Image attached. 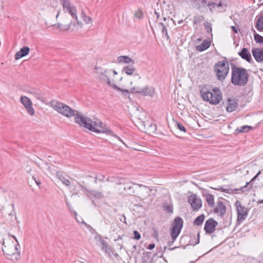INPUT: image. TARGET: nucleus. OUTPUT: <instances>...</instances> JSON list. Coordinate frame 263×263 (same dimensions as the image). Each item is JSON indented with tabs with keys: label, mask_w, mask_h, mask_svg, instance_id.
Listing matches in <instances>:
<instances>
[{
	"label": "nucleus",
	"mask_w": 263,
	"mask_h": 263,
	"mask_svg": "<svg viewBox=\"0 0 263 263\" xmlns=\"http://www.w3.org/2000/svg\"><path fill=\"white\" fill-rule=\"evenodd\" d=\"M73 116L74 117V121L77 124L91 132L96 133H106L108 135H111L112 133L111 130L103 127L101 126L102 124L101 122L92 121L90 118L77 110L74 112Z\"/></svg>",
	"instance_id": "nucleus-1"
},
{
	"label": "nucleus",
	"mask_w": 263,
	"mask_h": 263,
	"mask_svg": "<svg viewBox=\"0 0 263 263\" xmlns=\"http://www.w3.org/2000/svg\"><path fill=\"white\" fill-rule=\"evenodd\" d=\"M73 116L74 117V121L77 124L91 132L96 133H106L108 135H111L112 133L111 130L103 127L101 126L102 124L101 122L92 121L90 118L77 110L74 112Z\"/></svg>",
	"instance_id": "nucleus-2"
},
{
	"label": "nucleus",
	"mask_w": 263,
	"mask_h": 263,
	"mask_svg": "<svg viewBox=\"0 0 263 263\" xmlns=\"http://www.w3.org/2000/svg\"><path fill=\"white\" fill-rule=\"evenodd\" d=\"M231 83L235 86H244L248 82L249 74L247 69L236 65H231Z\"/></svg>",
	"instance_id": "nucleus-3"
},
{
	"label": "nucleus",
	"mask_w": 263,
	"mask_h": 263,
	"mask_svg": "<svg viewBox=\"0 0 263 263\" xmlns=\"http://www.w3.org/2000/svg\"><path fill=\"white\" fill-rule=\"evenodd\" d=\"M50 104L54 110L67 118L73 117L76 110L63 103L55 100L51 101Z\"/></svg>",
	"instance_id": "nucleus-4"
},
{
	"label": "nucleus",
	"mask_w": 263,
	"mask_h": 263,
	"mask_svg": "<svg viewBox=\"0 0 263 263\" xmlns=\"http://www.w3.org/2000/svg\"><path fill=\"white\" fill-rule=\"evenodd\" d=\"M12 237L17 242V245H14L13 243L11 242L6 243L4 241V239H3L2 242L0 241V242L2 243V249L5 255L7 256V257L8 256H13L15 255V253L14 252V251H17V254L15 258L17 259L18 258H20V252L17 251V246H19V244L16 238L14 236H12Z\"/></svg>",
	"instance_id": "nucleus-5"
},
{
	"label": "nucleus",
	"mask_w": 263,
	"mask_h": 263,
	"mask_svg": "<svg viewBox=\"0 0 263 263\" xmlns=\"http://www.w3.org/2000/svg\"><path fill=\"white\" fill-rule=\"evenodd\" d=\"M214 70L217 79L222 81L225 79L229 71V62L226 60L218 62L215 65Z\"/></svg>",
	"instance_id": "nucleus-6"
},
{
	"label": "nucleus",
	"mask_w": 263,
	"mask_h": 263,
	"mask_svg": "<svg viewBox=\"0 0 263 263\" xmlns=\"http://www.w3.org/2000/svg\"><path fill=\"white\" fill-rule=\"evenodd\" d=\"M200 92L202 99L205 101L209 102L211 104H218L222 100L220 94L215 95L210 91L204 90L203 88L200 90Z\"/></svg>",
	"instance_id": "nucleus-7"
},
{
	"label": "nucleus",
	"mask_w": 263,
	"mask_h": 263,
	"mask_svg": "<svg viewBox=\"0 0 263 263\" xmlns=\"http://www.w3.org/2000/svg\"><path fill=\"white\" fill-rule=\"evenodd\" d=\"M97 79L102 82H107V84L112 87L114 83H111L109 78V74L111 70L104 69L101 67H96Z\"/></svg>",
	"instance_id": "nucleus-8"
},
{
	"label": "nucleus",
	"mask_w": 263,
	"mask_h": 263,
	"mask_svg": "<svg viewBox=\"0 0 263 263\" xmlns=\"http://www.w3.org/2000/svg\"><path fill=\"white\" fill-rule=\"evenodd\" d=\"M183 224V219L180 217H176L174 219L171 229V236L174 239H177L181 232Z\"/></svg>",
	"instance_id": "nucleus-9"
},
{
	"label": "nucleus",
	"mask_w": 263,
	"mask_h": 263,
	"mask_svg": "<svg viewBox=\"0 0 263 263\" xmlns=\"http://www.w3.org/2000/svg\"><path fill=\"white\" fill-rule=\"evenodd\" d=\"M215 0H192V2L195 7L197 9H200L202 8L208 7L212 11L213 9L215 8Z\"/></svg>",
	"instance_id": "nucleus-10"
},
{
	"label": "nucleus",
	"mask_w": 263,
	"mask_h": 263,
	"mask_svg": "<svg viewBox=\"0 0 263 263\" xmlns=\"http://www.w3.org/2000/svg\"><path fill=\"white\" fill-rule=\"evenodd\" d=\"M237 207V221L241 222L244 221L248 216V210L244 206L241 205V202L237 200L235 203Z\"/></svg>",
	"instance_id": "nucleus-11"
},
{
	"label": "nucleus",
	"mask_w": 263,
	"mask_h": 263,
	"mask_svg": "<svg viewBox=\"0 0 263 263\" xmlns=\"http://www.w3.org/2000/svg\"><path fill=\"white\" fill-rule=\"evenodd\" d=\"M188 201L191 204L194 211H198L202 206V201L200 198H198L195 194L188 196Z\"/></svg>",
	"instance_id": "nucleus-12"
},
{
	"label": "nucleus",
	"mask_w": 263,
	"mask_h": 263,
	"mask_svg": "<svg viewBox=\"0 0 263 263\" xmlns=\"http://www.w3.org/2000/svg\"><path fill=\"white\" fill-rule=\"evenodd\" d=\"M218 226V222L213 218L208 219L204 224V230L206 234H211L214 232L216 227Z\"/></svg>",
	"instance_id": "nucleus-13"
},
{
	"label": "nucleus",
	"mask_w": 263,
	"mask_h": 263,
	"mask_svg": "<svg viewBox=\"0 0 263 263\" xmlns=\"http://www.w3.org/2000/svg\"><path fill=\"white\" fill-rule=\"evenodd\" d=\"M20 101L27 110L28 114L31 116L34 115V110L32 107V103L30 99L26 96H22Z\"/></svg>",
	"instance_id": "nucleus-14"
},
{
	"label": "nucleus",
	"mask_w": 263,
	"mask_h": 263,
	"mask_svg": "<svg viewBox=\"0 0 263 263\" xmlns=\"http://www.w3.org/2000/svg\"><path fill=\"white\" fill-rule=\"evenodd\" d=\"M227 101V106L226 107L227 112H232L238 108V104L236 100L229 98Z\"/></svg>",
	"instance_id": "nucleus-15"
},
{
	"label": "nucleus",
	"mask_w": 263,
	"mask_h": 263,
	"mask_svg": "<svg viewBox=\"0 0 263 263\" xmlns=\"http://www.w3.org/2000/svg\"><path fill=\"white\" fill-rule=\"evenodd\" d=\"M238 54L242 59L246 60L248 62L251 63L252 61L251 53L247 48H243Z\"/></svg>",
	"instance_id": "nucleus-16"
},
{
	"label": "nucleus",
	"mask_w": 263,
	"mask_h": 263,
	"mask_svg": "<svg viewBox=\"0 0 263 263\" xmlns=\"http://www.w3.org/2000/svg\"><path fill=\"white\" fill-rule=\"evenodd\" d=\"M253 57L256 62L261 63L263 62V53L260 48H254L252 50Z\"/></svg>",
	"instance_id": "nucleus-17"
},
{
	"label": "nucleus",
	"mask_w": 263,
	"mask_h": 263,
	"mask_svg": "<svg viewBox=\"0 0 263 263\" xmlns=\"http://www.w3.org/2000/svg\"><path fill=\"white\" fill-rule=\"evenodd\" d=\"M81 186V189L83 191L87 192V195L88 196H92L96 198H101L102 197L101 193L98 192L96 191L92 190H89L86 187L80 185Z\"/></svg>",
	"instance_id": "nucleus-18"
},
{
	"label": "nucleus",
	"mask_w": 263,
	"mask_h": 263,
	"mask_svg": "<svg viewBox=\"0 0 263 263\" xmlns=\"http://www.w3.org/2000/svg\"><path fill=\"white\" fill-rule=\"evenodd\" d=\"M226 206L223 204L222 201H218L215 208L214 209V212L215 213L219 214L221 216H223L226 213Z\"/></svg>",
	"instance_id": "nucleus-19"
},
{
	"label": "nucleus",
	"mask_w": 263,
	"mask_h": 263,
	"mask_svg": "<svg viewBox=\"0 0 263 263\" xmlns=\"http://www.w3.org/2000/svg\"><path fill=\"white\" fill-rule=\"evenodd\" d=\"M100 241L102 245V249L104 250L105 253L108 257H111V254L114 253V249L110 247L104 240L101 239Z\"/></svg>",
	"instance_id": "nucleus-20"
},
{
	"label": "nucleus",
	"mask_w": 263,
	"mask_h": 263,
	"mask_svg": "<svg viewBox=\"0 0 263 263\" xmlns=\"http://www.w3.org/2000/svg\"><path fill=\"white\" fill-rule=\"evenodd\" d=\"M30 51V48L27 46H24L20 50L15 54V60H18L23 57L27 55Z\"/></svg>",
	"instance_id": "nucleus-21"
},
{
	"label": "nucleus",
	"mask_w": 263,
	"mask_h": 263,
	"mask_svg": "<svg viewBox=\"0 0 263 263\" xmlns=\"http://www.w3.org/2000/svg\"><path fill=\"white\" fill-rule=\"evenodd\" d=\"M155 93V89L153 87L145 86L141 90V95L144 96H153Z\"/></svg>",
	"instance_id": "nucleus-22"
},
{
	"label": "nucleus",
	"mask_w": 263,
	"mask_h": 263,
	"mask_svg": "<svg viewBox=\"0 0 263 263\" xmlns=\"http://www.w3.org/2000/svg\"><path fill=\"white\" fill-rule=\"evenodd\" d=\"M211 45V41L204 40L201 44L197 46L196 48L199 51H203L208 49Z\"/></svg>",
	"instance_id": "nucleus-23"
},
{
	"label": "nucleus",
	"mask_w": 263,
	"mask_h": 263,
	"mask_svg": "<svg viewBox=\"0 0 263 263\" xmlns=\"http://www.w3.org/2000/svg\"><path fill=\"white\" fill-rule=\"evenodd\" d=\"M261 173V171H259L258 173L251 180V181L249 182H247L246 184L241 187L240 189H236L237 191H241L242 192H244L245 191H247L248 190L246 189L247 186L249 184L251 185V187L253 186V182L258 178V175Z\"/></svg>",
	"instance_id": "nucleus-24"
},
{
	"label": "nucleus",
	"mask_w": 263,
	"mask_h": 263,
	"mask_svg": "<svg viewBox=\"0 0 263 263\" xmlns=\"http://www.w3.org/2000/svg\"><path fill=\"white\" fill-rule=\"evenodd\" d=\"M144 126L148 132L154 133L157 129L156 125L149 121L144 122Z\"/></svg>",
	"instance_id": "nucleus-25"
},
{
	"label": "nucleus",
	"mask_w": 263,
	"mask_h": 263,
	"mask_svg": "<svg viewBox=\"0 0 263 263\" xmlns=\"http://www.w3.org/2000/svg\"><path fill=\"white\" fill-rule=\"evenodd\" d=\"M119 63H123L127 64H134V61L127 55L120 56L117 59Z\"/></svg>",
	"instance_id": "nucleus-26"
},
{
	"label": "nucleus",
	"mask_w": 263,
	"mask_h": 263,
	"mask_svg": "<svg viewBox=\"0 0 263 263\" xmlns=\"http://www.w3.org/2000/svg\"><path fill=\"white\" fill-rule=\"evenodd\" d=\"M255 27L258 31H263V12L257 19Z\"/></svg>",
	"instance_id": "nucleus-27"
},
{
	"label": "nucleus",
	"mask_w": 263,
	"mask_h": 263,
	"mask_svg": "<svg viewBox=\"0 0 263 263\" xmlns=\"http://www.w3.org/2000/svg\"><path fill=\"white\" fill-rule=\"evenodd\" d=\"M133 65V64H130L124 66L122 69V72H125L127 75H132L136 70Z\"/></svg>",
	"instance_id": "nucleus-28"
},
{
	"label": "nucleus",
	"mask_w": 263,
	"mask_h": 263,
	"mask_svg": "<svg viewBox=\"0 0 263 263\" xmlns=\"http://www.w3.org/2000/svg\"><path fill=\"white\" fill-rule=\"evenodd\" d=\"M253 127L251 126H248V125H244L241 127L240 128H237L235 130V134H238L240 133H247L250 130L253 129Z\"/></svg>",
	"instance_id": "nucleus-29"
},
{
	"label": "nucleus",
	"mask_w": 263,
	"mask_h": 263,
	"mask_svg": "<svg viewBox=\"0 0 263 263\" xmlns=\"http://www.w3.org/2000/svg\"><path fill=\"white\" fill-rule=\"evenodd\" d=\"M65 12H68L69 14L71 16V17L74 19L75 20H77L78 16H77V10L76 7L73 5L70 7V9H68L66 10Z\"/></svg>",
	"instance_id": "nucleus-30"
},
{
	"label": "nucleus",
	"mask_w": 263,
	"mask_h": 263,
	"mask_svg": "<svg viewBox=\"0 0 263 263\" xmlns=\"http://www.w3.org/2000/svg\"><path fill=\"white\" fill-rule=\"evenodd\" d=\"M206 201L210 207H213L214 205V198L213 195L206 193L205 194Z\"/></svg>",
	"instance_id": "nucleus-31"
},
{
	"label": "nucleus",
	"mask_w": 263,
	"mask_h": 263,
	"mask_svg": "<svg viewBox=\"0 0 263 263\" xmlns=\"http://www.w3.org/2000/svg\"><path fill=\"white\" fill-rule=\"evenodd\" d=\"M220 8L223 11H226L227 9L228 4L226 1H220L219 3H216L215 7Z\"/></svg>",
	"instance_id": "nucleus-32"
},
{
	"label": "nucleus",
	"mask_w": 263,
	"mask_h": 263,
	"mask_svg": "<svg viewBox=\"0 0 263 263\" xmlns=\"http://www.w3.org/2000/svg\"><path fill=\"white\" fill-rule=\"evenodd\" d=\"M60 1L62 5L64 11H65L68 9H70V7L73 6L69 0H60Z\"/></svg>",
	"instance_id": "nucleus-33"
},
{
	"label": "nucleus",
	"mask_w": 263,
	"mask_h": 263,
	"mask_svg": "<svg viewBox=\"0 0 263 263\" xmlns=\"http://www.w3.org/2000/svg\"><path fill=\"white\" fill-rule=\"evenodd\" d=\"M56 175L57 177L63 182V184L66 186H69L70 185V181L63 176L60 172H57Z\"/></svg>",
	"instance_id": "nucleus-34"
},
{
	"label": "nucleus",
	"mask_w": 263,
	"mask_h": 263,
	"mask_svg": "<svg viewBox=\"0 0 263 263\" xmlns=\"http://www.w3.org/2000/svg\"><path fill=\"white\" fill-rule=\"evenodd\" d=\"M205 218V216L203 214H201L198 216L193 221V224L195 226H200L202 224Z\"/></svg>",
	"instance_id": "nucleus-35"
},
{
	"label": "nucleus",
	"mask_w": 263,
	"mask_h": 263,
	"mask_svg": "<svg viewBox=\"0 0 263 263\" xmlns=\"http://www.w3.org/2000/svg\"><path fill=\"white\" fill-rule=\"evenodd\" d=\"M72 24V22H71L69 24L66 25H63L60 23H57L55 25L57 26V28H59L60 30L65 31L69 30L71 27Z\"/></svg>",
	"instance_id": "nucleus-36"
},
{
	"label": "nucleus",
	"mask_w": 263,
	"mask_h": 263,
	"mask_svg": "<svg viewBox=\"0 0 263 263\" xmlns=\"http://www.w3.org/2000/svg\"><path fill=\"white\" fill-rule=\"evenodd\" d=\"M112 88H113L114 89L117 90L119 91L122 92V94L125 96H127L129 95V91L128 90L122 89V88L119 87L118 86H117L115 84H113Z\"/></svg>",
	"instance_id": "nucleus-37"
},
{
	"label": "nucleus",
	"mask_w": 263,
	"mask_h": 263,
	"mask_svg": "<svg viewBox=\"0 0 263 263\" xmlns=\"http://www.w3.org/2000/svg\"><path fill=\"white\" fill-rule=\"evenodd\" d=\"M204 20V17L202 15L195 16L193 20L194 25L200 24Z\"/></svg>",
	"instance_id": "nucleus-38"
},
{
	"label": "nucleus",
	"mask_w": 263,
	"mask_h": 263,
	"mask_svg": "<svg viewBox=\"0 0 263 263\" xmlns=\"http://www.w3.org/2000/svg\"><path fill=\"white\" fill-rule=\"evenodd\" d=\"M159 25L162 26L161 32L163 35H165L167 40H170V38L168 34L165 25L161 22L159 23Z\"/></svg>",
	"instance_id": "nucleus-39"
},
{
	"label": "nucleus",
	"mask_w": 263,
	"mask_h": 263,
	"mask_svg": "<svg viewBox=\"0 0 263 263\" xmlns=\"http://www.w3.org/2000/svg\"><path fill=\"white\" fill-rule=\"evenodd\" d=\"M254 40L256 43L263 44V36H261L259 34L255 32V31L253 30Z\"/></svg>",
	"instance_id": "nucleus-40"
},
{
	"label": "nucleus",
	"mask_w": 263,
	"mask_h": 263,
	"mask_svg": "<svg viewBox=\"0 0 263 263\" xmlns=\"http://www.w3.org/2000/svg\"><path fill=\"white\" fill-rule=\"evenodd\" d=\"M82 17L83 21L87 24H89L92 22L91 18L88 16H87L84 11H82Z\"/></svg>",
	"instance_id": "nucleus-41"
},
{
	"label": "nucleus",
	"mask_w": 263,
	"mask_h": 263,
	"mask_svg": "<svg viewBox=\"0 0 263 263\" xmlns=\"http://www.w3.org/2000/svg\"><path fill=\"white\" fill-rule=\"evenodd\" d=\"M134 16L138 20H140L143 17V13L141 9H138L135 11Z\"/></svg>",
	"instance_id": "nucleus-42"
},
{
	"label": "nucleus",
	"mask_w": 263,
	"mask_h": 263,
	"mask_svg": "<svg viewBox=\"0 0 263 263\" xmlns=\"http://www.w3.org/2000/svg\"><path fill=\"white\" fill-rule=\"evenodd\" d=\"M205 29L206 30L207 33H210L211 36H212V28L211 27V24L209 23L208 22H205L203 24Z\"/></svg>",
	"instance_id": "nucleus-43"
},
{
	"label": "nucleus",
	"mask_w": 263,
	"mask_h": 263,
	"mask_svg": "<svg viewBox=\"0 0 263 263\" xmlns=\"http://www.w3.org/2000/svg\"><path fill=\"white\" fill-rule=\"evenodd\" d=\"M164 210L167 213H172L173 212V206L172 205H167L164 204L163 205Z\"/></svg>",
	"instance_id": "nucleus-44"
},
{
	"label": "nucleus",
	"mask_w": 263,
	"mask_h": 263,
	"mask_svg": "<svg viewBox=\"0 0 263 263\" xmlns=\"http://www.w3.org/2000/svg\"><path fill=\"white\" fill-rule=\"evenodd\" d=\"M133 233H134V237L133 238L134 239H136V240H139L141 236V234L139 233V232L137 231V230H134V232H133Z\"/></svg>",
	"instance_id": "nucleus-45"
},
{
	"label": "nucleus",
	"mask_w": 263,
	"mask_h": 263,
	"mask_svg": "<svg viewBox=\"0 0 263 263\" xmlns=\"http://www.w3.org/2000/svg\"><path fill=\"white\" fill-rule=\"evenodd\" d=\"M247 263H261L260 261H259L257 259H255L253 257H249L247 258Z\"/></svg>",
	"instance_id": "nucleus-46"
},
{
	"label": "nucleus",
	"mask_w": 263,
	"mask_h": 263,
	"mask_svg": "<svg viewBox=\"0 0 263 263\" xmlns=\"http://www.w3.org/2000/svg\"><path fill=\"white\" fill-rule=\"evenodd\" d=\"M142 88L139 87H134L132 88V92L133 93H139L141 95Z\"/></svg>",
	"instance_id": "nucleus-47"
},
{
	"label": "nucleus",
	"mask_w": 263,
	"mask_h": 263,
	"mask_svg": "<svg viewBox=\"0 0 263 263\" xmlns=\"http://www.w3.org/2000/svg\"><path fill=\"white\" fill-rule=\"evenodd\" d=\"M177 128L180 129L181 131L183 132H186V129L184 126L180 123L177 122Z\"/></svg>",
	"instance_id": "nucleus-48"
},
{
	"label": "nucleus",
	"mask_w": 263,
	"mask_h": 263,
	"mask_svg": "<svg viewBox=\"0 0 263 263\" xmlns=\"http://www.w3.org/2000/svg\"><path fill=\"white\" fill-rule=\"evenodd\" d=\"M96 180H98L100 181H103L105 176L102 174H98L95 177Z\"/></svg>",
	"instance_id": "nucleus-49"
},
{
	"label": "nucleus",
	"mask_w": 263,
	"mask_h": 263,
	"mask_svg": "<svg viewBox=\"0 0 263 263\" xmlns=\"http://www.w3.org/2000/svg\"><path fill=\"white\" fill-rule=\"evenodd\" d=\"M212 90H213V92H214L213 93H214L215 95H216V94H220V96H221V97H222V92L220 91V89L218 87H214L212 89Z\"/></svg>",
	"instance_id": "nucleus-50"
},
{
	"label": "nucleus",
	"mask_w": 263,
	"mask_h": 263,
	"mask_svg": "<svg viewBox=\"0 0 263 263\" xmlns=\"http://www.w3.org/2000/svg\"><path fill=\"white\" fill-rule=\"evenodd\" d=\"M34 93L36 99H37L38 100H41V101H43V100H44L43 97L41 96V95L39 93H36V92H34Z\"/></svg>",
	"instance_id": "nucleus-51"
},
{
	"label": "nucleus",
	"mask_w": 263,
	"mask_h": 263,
	"mask_svg": "<svg viewBox=\"0 0 263 263\" xmlns=\"http://www.w3.org/2000/svg\"><path fill=\"white\" fill-rule=\"evenodd\" d=\"M215 189L216 190L220 191L222 192H224V193H228V191L227 189H225L223 188L221 186H219L218 188H215Z\"/></svg>",
	"instance_id": "nucleus-52"
},
{
	"label": "nucleus",
	"mask_w": 263,
	"mask_h": 263,
	"mask_svg": "<svg viewBox=\"0 0 263 263\" xmlns=\"http://www.w3.org/2000/svg\"><path fill=\"white\" fill-rule=\"evenodd\" d=\"M171 238H172V240L171 241H169L168 242V245L169 246H172L174 241L176 240V239H174L173 237V236H171Z\"/></svg>",
	"instance_id": "nucleus-53"
},
{
	"label": "nucleus",
	"mask_w": 263,
	"mask_h": 263,
	"mask_svg": "<svg viewBox=\"0 0 263 263\" xmlns=\"http://www.w3.org/2000/svg\"><path fill=\"white\" fill-rule=\"evenodd\" d=\"M155 245L154 243H151L148 246L146 249L148 250H152L155 248Z\"/></svg>",
	"instance_id": "nucleus-54"
},
{
	"label": "nucleus",
	"mask_w": 263,
	"mask_h": 263,
	"mask_svg": "<svg viewBox=\"0 0 263 263\" xmlns=\"http://www.w3.org/2000/svg\"><path fill=\"white\" fill-rule=\"evenodd\" d=\"M120 220L121 222H123L126 223V217L124 215H122V217L120 219Z\"/></svg>",
	"instance_id": "nucleus-55"
},
{
	"label": "nucleus",
	"mask_w": 263,
	"mask_h": 263,
	"mask_svg": "<svg viewBox=\"0 0 263 263\" xmlns=\"http://www.w3.org/2000/svg\"><path fill=\"white\" fill-rule=\"evenodd\" d=\"M231 29L232 30V31L235 33H237V28H236L235 26H232L231 27Z\"/></svg>",
	"instance_id": "nucleus-56"
},
{
	"label": "nucleus",
	"mask_w": 263,
	"mask_h": 263,
	"mask_svg": "<svg viewBox=\"0 0 263 263\" xmlns=\"http://www.w3.org/2000/svg\"><path fill=\"white\" fill-rule=\"evenodd\" d=\"M33 178L34 179V180L35 181L36 184L40 186V184L41 183L40 180L39 179H36V178H35L34 177H33Z\"/></svg>",
	"instance_id": "nucleus-57"
},
{
	"label": "nucleus",
	"mask_w": 263,
	"mask_h": 263,
	"mask_svg": "<svg viewBox=\"0 0 263 263\" xmlns=\"http://www.w3.org/2000/svg\"><path fill=\"white\" fill-rule=\"evenodd\" d=\"M10 205L12 206V211L14 212V214L16 216V212H15L14 205L13 203H11ZM15 219H16V216H15Z\"/></svg>",
	"instance_id": "nucleus-58"
},
{
	"label": "nucleus",
	"mask_w": 263,
	"mask_h": 263,
	"mask_svg": "<svg viewBox=\"0 0 263 263\" xmlns=\"http://www.w3.org/2000/svg\"><path fill=\"white\" fill-rule=\"evenodd\" d=\"M155 14L156 15L157 18H158L160 17L159 13L157 12L156 10H155Z\"/></svg>",
	"instance_id": "nucleus-59"
},
{
	"label": "nucleus",
	"mask_w": 263,
	"mask_h": 263,
	"mask_svg": "<svg viewBox=\"0 0 263 263\" xmlns=\"http://www.w3.org/2000/svg\"><path fill=\"white\" fill-rule=\"evenodd\" d=\"M186 237V236H182L180 238V243H181L183 240H185Z\"/></svg>",
	"instance_id": "nucleus-60"
},
{
	"label": "nucleus",
	"mask_w": 263,
	"mask_h": 263,
	"mask_svg": "<svg viewBox=\"0 0 263 263\" xmlns=\"http://www.w3.org/2000/svg\"><path fill=\"white\" fill-rule=\"evenodd\" d=\"M76 21H77V24L78 25H80V26L82 25V22H80V21H79L78 18H77V20H76Z\"/></svg>",
	"instance_id": "nucleus-61"
},
{
	"label": "nucleus",
	"mask_w": 263,
	"mask_h": 263,
	"mask_svg": "<svg viewBox=\"0 0 263 263\" xmlns=\"http://www.w3.org/2000/svg\"><path fill=\"white\" fill-rule=\"evenodd\" d=\"M177 248H178V247H174L173 248H170L168 249L169 250L173 251Z\"/></svg>",
	"instance_id": "nucleus-62"
},
{
	"label": "nucleus",
	"mask_w": 263,
	"mask_h": 263,
	"mask_svg": "<svg viewBox=\"0 0 263 263\" xmlns=\"http://www.w3.org/2000/svg\"><path fill=\"white\" fill-rule=\"evenodd\" d=\"M197 236H198V239H197V242L195 243V245H197L199 242V233H198Z\"/></svg>",
	"instance_id": "nucleus-63"
},
{
	"label": "nucleus",
	"mask_w": 263,
	"mask_h": 263,
	"mask_svg": "<svg viewBox=\"0 0 263 263\" xmlns=\"http://www.w3.org/2000/svg\"><path fill=\"white\" fill-rule=\"evenodd\" d=\"M257 203L258 204L263 203V199L258 200L257 201Z\"/></svg>",
	"instance_id": "nucleus-64"
}]
</instances>
